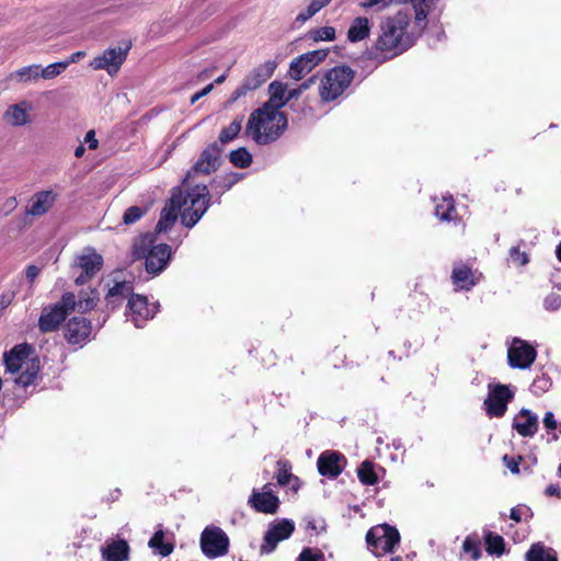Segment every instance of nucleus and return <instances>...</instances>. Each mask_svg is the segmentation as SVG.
<instances>
[{"mask_svg": "<svg viewBox=\"0 0 561 561\" xmlns=\"http://www.w3.org/2000/svg\"><path fill=\"white\" fill-rule=\"evenodd\" d=\"M214 89V83L207 84L204 89L192 95L191 104H195L201 98L206 96Z\"/></svg>", "mask_w": 561, "mask_h": 561, "instance_id": "nucleus-57", "label": "nucleus"}, {"mask_svg": "<svg viewBox=\"0 0 561 561\" xmlns=\"http://www.w3.org/2000/svg\"><path fill=\"white\" fill-rule=\"evenodd\" d=\"M129 545L124 539H106L101 547L103 561H127L129 559Z\"/></svg>", "mask_w": 561, "mask_h": 561, "instance_id": "nucleus-21", "label": "nucleus"}, {"mask_svg": "<svg viewBox=\"0 0 561 561\" xmlns=\"http://www.w3.org/2000/svg\"><path fill=\"white\" fill-rule=\"evenodd\" d=\"M335 38V28L332 26H322L313 32L314 41H333Z\"/></svg>", "mask_w": 561, "mask_h": 561, "instance_id": "nucleus-46", "label": "nucleus"}, {"mask_svg": "<svg viewBox=\"0 0 561 561\" xmlns=\"http://www.w3.org/2000/svg\"><path fill=\"white\" fill-rule=\"evenodd\" d=\"M543 307L548 311H557L561 308V296L554 293L549 294L543 300Z\"/></svg>", "mask_w": 561, "mask_h": 561, "instance_id": "nucleus-47", "label": "nucleus"}, {"mask_svg": "<svg viewBox=\"0 0 561 561\" xmlns=\"http://www.w3.org/2000/svg\"><path fill=\"white\" fill-rule=\"evenodd\" d=\"M435 215L443 221L450 222L456 219L457 214L454 205V198L450 195H443L440 198H434Z\"/></svg>", "mask_w": 561, "mask_h": 561, "instance_id": "nucleus-30", "label": "nucleus"}, {"mask_svg": "<svg viewBox=\"0 0 561 561\" xmlns=\"http://www.w3.org/2000/svg\"><path fill=\"white\" fill-rule=\"evenodd\" d=\"M18 206V201L15 197L8 198L3 204V209L5 214L11 213Z\"/></svg>", "mask_w": 561, "mask_h": 561, "instance_id": "nucleus-61", "label": "nucleus"}, {"mask_svg": "<svg viewBox=\"0 0 561 561\" xmlns=\"http://www.w3.org/2000/svg\"><path fill=\"white\" fill-rule=\"evenodd\" d=\"M287 128V117L280 111L262 106L255 110L247 124L248 135L257 145H267L277 140Z\"/></svg>", "mask_w": 561, "mask_h": 561, "instance_id": "nucleus-3", "label": "nucleus"}, {"mask_svg": "<svg viewBox=\"0 0 561 561\" xmlns=\"http://www.w3.org/2000/svg\"><path fill=\"white\" fill-rule=\"evenodd\" d=\"M354 77V70L347 66H336L325 71L319 83L321 101L337 100L350 88Z\"/></svg>", "mask_w": 561, "mask_h": 561, "instance_id": "nucleus-6", "label": "nucleus"}, {"mask_svg": "<svg viewBox=\"0 0 561 561\" xmlns=\"http://www.w3.org/2000/svg\"><path fill=\"white\" fill-rule=\"evenodd\" d=\"M229 539L219 527H206L201 536V548L208 558H217L227 553Z\"/></svg>", "mask_w": 561, "mask_h": 561, "instance_id": "nucleus-13", "label": "nucleus"}, {"mask_svg": "<svg viewBox=\"0 0 561 561\" xmlns=\"http://www.w3.org/2000/svg\"><path fill=\"white\" fill-rule=\"evenodd\" d=\"M486 551L491 554H502L504 551V539L491 531L484 534Z\"/></svg>", "mask_w": 561, "mask_h": 561, "instance_id": "nucleus-37", "label": "nucleus"}, {"mask_svg": "<svg viewBox=\"0 0 561 561\" xmlns=\"http://www.w3.org/2000/svg\"><path fill=\"white\" fill-rule=\"evenodd\" d=\"M276 478L279 485H287L291 479V473L289 472V469L280 468Z\"/></svg>", "mask_w": 561, "mask_h": 561, "instance_id": "nucleus-54", "label": "nucleus"}, {"mask_svg": "<svg viewBox=\"0 0 561 561\" xmlns=\"http://www.w3.org/2000/svg\"><path fill=\"white\" fill-rule=\"evenodd\" d=\"M241 127H242V119L241 118H237L233 122H231L229 126L225 127L221 130V133L219 135L220 142L221 144H227V142L233 140L238 136V134L240 133Z\"/></svg>", "mask_w": 561, "mask_h": 561, "instance_id": "nucleus-39", "label": "nucleus"}, {"mask_svg": "<svg viewBox=\"0 0 561 561\" xmlns=\"http://www.w3.org/2000/svg\"><path fill=\"white\" fill-rule=\"evenodd\" d=\"M243 178L240 173H229L224 176L217 178L214 183L221 187L224 191L230 190L237 182Z\"/></svg>", "mask_w": 561, "mask_h": 561, "instance_id": "nucleus-42", "label": "nucleus"}, {"mask_svg": "<svg viewBox=\"0 0 561 561\" xmlns=\"http://www.w3.org/2000/svg\"><path fill=\"white\" fill-rule=\"evenodd\" d=\"M67 68V62L58 61L48 65L45 68L41 67V78L50 80L59 76Z\"/></svg>", "mask_w": 561, "mask_h": 561, "instance_id": "nucleus-40", "label": "nucleus"}, {"mask_svg": "<svg viewBox=\"0 0 561 561\" xmlns=\"http://www.w3.org/2000/svg\"><path fill=\"white\" fill-rule=\"evenodd\" d=\"M220 151L216 144L208 146L199 156L198 160L187 171L183 184L190 185L191 180H195L198 175H208L215 172L219 167Z\"/></svg>", "mask_w": 561, "mask_h": 561, "instance_id": "nucleus-15", "label": "nucleus"}, {"mask_svg": "<svg viewBox=\"0 0 561 561\" xmlns=\"http://www.w3.org/2000/svg\"><path fill=\"white\" fill-rule=\"evenodd\" d=\"M294 530L295 524L291 519L283 518L271 523L260 547L261 553L268 554L273 552L280 541L293 535Z\"/></svg>", "mask_w": 561, "mask_h": 561, "instance_id": "nucleus-12", "label": "nucleus"}, {"mask_svg": "<svg viewBox=\"0 0 561 561\" xmlns=\"http://www.w3.org/2000/svg\"><path fill=\"white\" fill-rule=\"evenodd\" d=\"M527 561H558L557 552L541 542L534 543L526 553Z\"/></svg>", "mask_w": 561, "mask_h": 561, "instance_id": "nucleus-31", "label": "nucleus"}, {"mask_svg": "<svg viewBox=\"0 0 561 561\" xmlns=\"http://www.w3.org/2000/svg\"><path fill=\"white\" fill-rule=\"evenodd\" d=\"M542 423L548 433L557 431L558 428H560L561 433V424L557 421L554 414L551 411L546 412Z\"/></svg>", "mask_w": 561, "mask_h": 561, "instance_id": "nucleus-49", "label": "nucleus"}, {"mask_svg": "<svg viewBox=\"0 0 561 561\" xmlns=\"http://www.w3.org/2000/svg\"><path fill=\"white\" fill-rule=\"evenodd\" d=\"M331 0H310L308 8L311 13H318L322 8L327 7Z\"/></svg>", "mask_w": 561, "mask_h": 561, "instance_id": "nucleus-56", "label": "nucleus"}, {"mask_svg": "<svg viewBox=\"0 0 561 561\" xmlns=\"http://www.w3.org/2000/svg\"><path fill=\"white\" fill-rule=\"evenodd\" d=\"M536 357V348L525 340L513 337L507 344V363L512 368L527 369Z\"/></svg>", "mask_w": 561, "mask_h": 561, "instance_id": "nucleus-11", "label": "nucleus"}, {"mask_svg": "<svg viewBox=\"0 0 561 561\" xmlns=\"http://www.w3.org/2000/svg\"><path fill=\"white\" fill-rule=\"evenodd\" d=\"M73 310H76V295L67 291L59 301L43 308L38 319L39 330L44 333L56 331Z\"/></svg>", "mask_w": 561, "mask_h": 561, "instance_id": "nucleus-7", "label": "nucleus"}, {"mask_svg": "<svg viewBox=\"0 0 561 561\" xmlns=\"http://www.w3.org/2000/svg\"><path fill=\"white\" fill-rule=\"evenodd\" d=\"M551 386H552V382H551L550 378L542 375L540 377H537L533 381V383L530 386V390L536 396H539V394L547 392L551 388Z\"/></svg>", "mask_w": 561, "mask_h": 561, "instance_id": "nucleus-43", "label": "nucleus"}, {"mask_svg": "<svg viewBox=\"0 0 561 561\" xmlns=\"http://www.w3.org/2000/svg\"><path fill=\"white\" fill-rule=\"evenodd\" d=\"M301 93L302 92L299 87L296 89L287 90V103L293 99H298Z\"/></svg>", "mask_w": 561, "mask_h": 561, "instance_id": "nucleus-63", "label": "nucleus"}, {"mask_svg": "<svg viewBox=\"0 0 561 561\" xmlns=\"http://www.w3.org/2000/svg\"><path fill=\"white\" fill-rule=\"evenodd\" d=\"M249 91L253 90L248 88L247 81L243 79L242 83L233 91L230 101H237L238 99L244 96Z\"/></svg>", "mask_w": 561, "mask_h": 561, "instance_id": "nucleus-52", "label": "nucleus"}, {"mask_svg": "<svg viewBox=\"0 0 561 561\" xmlns=\"http://www.w3.org/2000/svg\"><path fill=\"white\" fill-rule=\"evenodd\" d=\"M394 0H360L358 5L364 10L380 12L389 8Z\"/></svg>", "mask_w": 561, "mask_h": 561, "instance_id": "nucleus-41", "label": "nucleus"}, {"mask_svg": "<svg viewBox=\"0 0 561 561\" xmlns=\"http://www.w3.org/2000/svg\"><path fill=\"white\" fill-rule=\"evenodd\" d=\"M146 208H141L139 206H130L128 207L123 216V221L125 225H131L138 221L145 214Z\"/></svg>", "mask_w": 561, "mask_h": 561, "instance_id": "nucleus-44", "label": "nucleus"}, {"mask_svg": "<svg viewBox=\"0 0 561 561\" xmlns=\"http://www.w3.org/2000/svg\"><path fill=\"white\" fill-rule=\"evenodd\" d=\"M12 77L16 78L19 81L28 82L32 80H36L41 78V66L39 65H30L16 70Z\"/></svg>", "mask_w": 561, "mask_h": 561, "instance_id": "nucleus-38", "label": "nucleus"}, {"mask_svg": "<svg viewBox=\"0 0 561 561\" xmlns=\"http://www.w3.org/2000/svg\"><path fill=\"white\" fill-rule=\"evenodd\" d=\"M345 466V458L334 450H325L320 454L317 467L321 476L334 479L341 474Z\"/></svg>", "mask_w": 561, "mask_h": 561, "instance_id": "nucleus-19", "label": "nucleus"}, {"mask_svg": "<svg viewBox=\"0 0 561 561\" xmlns=\"http://www.w3.org/2000/svg\"><path fill=\"white\" fill-rule=\"evenodd\" d=\"M513 428L523 437H533L539 427L537 414L528 409H522L514 417Z\"/></svg>", "mask_w": 561, "mask_h": 561, "instance_id": "nucleus-23", "label": "nucleus"}, {"mask_svg": "<svg viewBox=\"0 0 561 561\" xmlns=\"http://www.w3.org/2000/svg\"><path fill=\"white\" fill-rule=\"evenodd\" d=\"M248 504L256 512L275 514L279 507V500L273 493L271 484H265L261 491L253 490Z\"/></svg>", "mask_w": 561, "mask_h": 561, "instance_id": "nucleus-18", "label": "nucleus"}, {"mask_svg": "<svg viewBox=\"0 0 561 561\" xmlns=\"http://www.w3.org/2000/svg\"><path fill=\"white\" fill-rule=\"evenodd\" d=\"M57 196V193L51 190L35 193L30 199L26 214L34 217L45 215L54 206Z\"/></svg>", "mask_w": 561, "mask_h": 561, "instance_id": "nucleus-22", "label": "nucleus"}, {"mask_svg": "<svg viewBox=\"0 0 561 561\" xmlns=\"http://www.w3.org/2000/svg\"><path fill=\"white\" fill-rule=\"evenodd\" d=\"M414 9V22L423 28L427 25V15L433 8V0H410Z\"/></svg>", "mask_w": 561, "mask_h": 561, "instance_id": "nucleus-32", "label": "nucleus"}, {"mask_svg": "<svg viewBox=\"0 0 561 561\" xmlns=\"http://www.w3.org/2000/svg\"><path fill=\"white\" fill-rule=\"evenodd\" d=\"M149 547L152 549H157L159 554L162 557H168L173 551V545L169 542H164V533L162 529H158L151 539L149 540Z\"/></svg>", "mask_w": 561, "mask_h": 561, "instance_id": "nucleus-34", "label": "nucleus"}, {"mask_svg": "<svg viewBox=\"0 0 561 561\" xmlns=\"http://www.w3.org/2000/svg\"><path fill=\"white\" fill-rule=\"evenodd\" d=\"M451 278L460 290H470L477 283L472 270L465 264L454 266Z\"/></svg>", "mask_w": 561, "mask_h": 561, "instance_id": "nucleus-27", "label": "nucleus"}, {"mask_svg": "<svg viewBox=\"0 0 561 561\" xmlns=\"http://www.w3.org/2000/svg\"><path fill=\"white\" fill-rule=\"evenodd\" d=\"M133 290L134 287L130 282H116L112 287L108 288V291L105 296L107 306H111L112 309H115L125 298H130L134 295Z\"/></svg>", "mask_w": 561, "mask_h": 561, "instance_id": "nucleus-26", "label": "nucleus"}, {"mask_svg": "<svg viewBox=\"0 0 561 561\" xmlns=\"http://www.w3.org/2000/svg\"><path fill=\"white\" fill-rule=\"evenodd\" d=\"M135 259H145L146 271L158 275L167 266L172 255L171 247L165 243L154 244V236L147 233L139 237L133 245Z\"/></svg>", "mask_w": 561, "mask_h": 561, "instance_id": "nucleus-5", "label": "nucleus"}, {"mask_svg": "<svg viewBox=\"0 0 561 561\" xmlns=\"http://www.w3.org/2000/svg\"><path fill=\"white\" fill-rule=\"evenodd\" d=\"M297 561H324V554L318 549L305 548L299 553Z\"/></svg>", "mask_w": 561, "mask_h": 561, "instance_id": "nucleus-45", "label": "nucleus"}, {"mask_svg": "<svg viewBox=\"0 0 561 561\" xmlns=\"http://www.w3.org/2000/svg\"><path fill=\"white\" fill-rule=\"evenodd\" d=\"M270 99L263 106L279 111L287 104V85L280 81H273L268 85Z\"/></svg>", "mask_w": 561, "mask_h": 561, "instance_id": "nucleus-29", "label": "nucleus"}, {"mask_svg": "<svg viewBox=\"0 0 561 561\" xmlns=\"http://www.w3.org/2000/svg\"><path fill=\"white\" fill-rule=\"evenodd\" d=\"M91 322L83 317L71 318L67 325L65 336L70 344H84L91 335Z\"/></svg>", "mask_w": 561, "mask_h": 561, "instance_id": "nucleus-20", "label": "nucleus"}, {"mask_svg": "<svg viewBox=\"0 0 561 561\" xmlns=\"http://www.w3.org/2000/svg\"><path fill=\"white\" fill-rule=\"evenodd\" d=\"M357 477L365 485H374L378 482L377 474L374 469V463L366 460L357 469Z\"/></svg>", "mask_w": 561, "mask_h": 561, "instance_id": "nucleus-35", "label": "nucleus"}, {"mask_svg": "<svg viewBox=\"0 0 561 561\" xmlns=\"http://www.w3.org/2000/svg\"><path fill=\"white\" fill-rule=\"evenodd\" d=\"M276 67H277V64L274 60H267V61L261 64L260 66L255 67L244 78V80L247 81L248 88H251L252 90H256L257 88H260L264 82H266L273 76Z\"/></svg>", "mask_w": 561, "mask_h": 561, "instance_id": "nucleus-25", "label": "nucleus"}, {"mask_svg": "<svg viewBox=\"0 0 561 561\" xmlns=\"http://www.w3.org/2000/svg\"><path fill=\"white\" fill-rule=\"evenodd\" d=\"M31 351L27 344H19L3 354L7 373L15 375L14 382L23 388L32 385L39 371V360L30 356Z\"/></svg>", "mask_w": 561, "mask_h": 561, "instance_id": "nucleus-4", "label": "nucleus"}, {"mask_svg": "<svg viewBox=\"0 0 561 561\" xmlns=\"http://www.w3.org/2000/svg\"><path fill=\"white\" fill-rule=\"evenodd\" d=\"M371 23L366 16L355 18L347 31V39L351 43H357L366 39L370 35Z\"/></svg>", "mask_w": 561, "mask_h": 561, "instance_id": "nucleus-28", "label": "nucleus"}, {"mask_svg": "<svg viewBox=\"0 0 561 561\" xmlns=\"http://www.w3.org/2000/svg\"><path fill=\"white\" fill-rule=\"evenodd\" d=\"M33 106L27 101L10 105L3 114L4 121L14 127L24 126L31 123V111Z\"/></svg>", "mask_w": 561, "mask_h": 561, "instance_id": "nucleus-24", "label": "nucleus"}, {"mask_svg": "<svg viewBox=\"0 0 561 561\" xmlns=\"http://www.w3.org/2000/svg\"><path fill=\"white\" fill-rule=\"evenodd\" d=\"M126 317L136 328H142L158 312L159 305H149L147 297L133 295L128 299Z\"/></svg>", "mask_w": 561, "mask_h": 561, "instance_id": "nucleus-14", "label": "nucleus"}, {"mask_svg": "<svg viewBox=\"0 0 561 561\" xmlns=\"http://www.w3.org/2000/svg\"><path fill=\"white\" fill-rule=\"evenodd\" d=\"M514 392L504 385L489 386V393L484 400L485 412L489 417H501L507 410L508 402Z\"/></svg>", "mask_w": 561, "mask_h": 561, "instance_id": "nucleus-16", "label": "nucleus"}, {"mask_svg": "<svg viewBox=\"0 0 561 561\" xmlns=\"http://www.w3.org/2000/svg\"><path fill=\"white\" fill-rule=\"evenodd\" d=\"M366 541L375 553L392 552L394 547L399 545L400 534L397 528L387 524L378 525L368 530Z\"/></svg>", "mask_w": 561, "mask_h": 561, "instance_id": "nucleus-10", "label": "nucleus"}, {"mask_svg": "<svg viewBox=\"0 0 561 561\" xmlns=\"http://www.w3.org/2000/svg\"><path fill=\"white\" fill-rule=\"evenodd\" d=\"M130 48V42L125 43L124 46L110 47L102 54L92 58L89 62V66L93 70H105L110 76H114L118 72L122 65L126 60Z\"/></svg>", "mask_w": 561, "mask_h": 561, "instance_id": "nucleus-9", "label": "nucleus"}, {"mask_svg": "<svg viewBox=\"0 0 561 561\" xmlns=\"http://www.w3.org/2000/svg\"><path fill=\"white\" fill-rule=\"evenodd\" d=\"M25 275L30 282H33L39 275V268L35 265H28Z\"/></svg>", "mask_w": 561, "mask_h": 561, "instance_id": "nucleus-59", "label": "nucleus"}, {"mask_svg": "<svg viewBox=\"0 0 561 561\" xmlns=\"http://www.w3.org/2000/svg\"><path fill=\"white\" fill-rule=\"evenodd\" d=\"M14 298H15V293L13 290L3 291L0 295V311L8 308L12 304Z\"/></svg>", "mask_w": 561, "mask_h": 561, "instance_id": "nucleus-51", "label": "nucleus"}, {"mask_svg": "<svg viewBox=\"0 0 561 561\" xmlns=\"http://www.w3.org/2000/svg\"><path fill=\"white\" fill-rule=\"evenodd\" d=\"M98 299L99 295L96 290H81L79 294V299H76V309H78L80 312H88L95 307Z\"/></svg>", "mask_w": 561, "mask_h": 561, "instance_id": "nucleus-33", "label": "nucleus"}, {"mask_svg": "<svg viewBox=\"0 0 561 561\" xmlns=\"http://www.w3.org/2000/svg\"><path fill=\"white\" fill-rule=\"evenodd\" d=\"M103 257L93 248H85L81 254L75 257L71 272L75 275V284L84 285L92 279L102 268Z\"/></svg>", "mask_w": 561, "mask_h": 561, "instance_id": "nucleus-8", "label": "nucleus"}, {"mask_svg": "<svg viewBox=\"0 0 561 561\" xmlns=\"http://www.w3.org/2000/svg\"><path fill=\"white\" fill-rule=\"evenodd\" d=\"M328 56V50L318 49L305 53L295 58L290 65L288 75L294 80H300L309 73L316 66L323 61Z\"/></svg>", "mask_w": 561, "mask_h": 561, "instance_id": "nucleus-17", "label": "nucleus"}, {"mask_svg": "<svg viewBox=\"0 0 561 561\" xmlns=\"http://www.w3.org/2000/svg\"><path fill=\"white\" fill-rule=\"evenodd\" d=\"M230 162L237 168H248L252 163V154L245 148L232 150L229 156Z\"/></svg>", "mask_w": 561, "mask_h": 561, "instance_id": "nucleus-36", "label": "nucleus"}, {"mask_svg": "<svg viewBox=\"0 0 561 561\" xmlns=\"http://www.w3.org/2000/svg\"><path fill=\"white\" fill-rule=\"evenodd\" d=\"M529 514V508L516 506L511 510L510 517L515 522H520L524 516Z\"/></svg>", "mask_w": 561, "mask_h": 561, "instance_id": "nucleus-53", "label": "nucleus"}, {"mask_svg": "<svg viewBox=\"0 0 561 561\" xmlns=\"http://www.w3.org/2000/svg\"><path fill=\"white\" fill-rule=\"evenodd\" d=\"M425 28L411 24L408 11L400 10L380 22V33L369 50L371 58L382 62L407 51Z\"/></svg>", "mask_w": 561, "mask_h": 561, "instance_id": "nucleus-1", "label": "nucleus"}, {"mask_svg": "<svg viewBox=\"0 0 561 561\" xmlns=\"http://www.w3.org/2000/svg\"><path fill=\"white\" fill-rule=\"evenodd\" d=\"M316 13H311L310 9L307 7V9L305 11H301L297 16H296V21L297 22H306L308 21L309 19H311Z\"/></svg>", "mask_w": 561, "mask_h": 561, "instance_id": "nucleus-62", "label": "nucleus"}, {"mask_svg": "<svg viewBox=\"0 0 561 561\" xmlns=\"http://www.w3.org/2000/svg\"><path fill=\"white\" fill-rule=\"evenodd\" d=\"M84 56H85L84 51H76V53L71 54L66 60H62V61L67 62V67H69L71 64L78 62Z\"/></svg>", "mask_w": 561, "mask_h": 561, "instance_id": "nucleus-60", "label": "nucleus"}, {"mask_svg": "<svg viewBox=\"0 0 561 561\" xmlns=\"http://www.w3.org/2000/svg\"><path fill=\"white\" fill-rule=\"evenodd\" d=\"M84 142L88 144L89 149L95 150L99 146V141L95 137V131L90 129L84 137Z\"/></svg>", "mask_w": 561, "mask_h": 561, "instance_id": "nucleus-55", "label": "nucleus"}, {"mask_svg": "<svg viewBox=\"0 0 561 561\" xmlns=\"http://www.w3.org/2000/svg\"><path fill=\"white\" fill-rule=\"evenodd\" d=\"M463 551L470 553L473 559H478L480 557V549L477 540L467 537L462 543Z\"/></svg>", "mask_w": 561, "mask_h": 561, "instance_id": "nucleus-50", "label": "nucleus"}, {"mask_svg": "<svg viewBox=\"0 0 561 561\" xmlns=\"http://www.w3.org/2000/svg\"><path fill=\"white\" fill-rule=\"evenodd\" d=\"M503 461L505 462L506 467L511 470V472H513V473L519 472V462L517 460L505 455L503 457Z\"/></svg>", "mask_w": 561, "mask_h": 561, "instance_id": "nucleus-58", "label": "nucleus"}, {"mask_svg": "<svg viewBox=\"0 0 561 561\" xmlns=\"http://www.w3.org/2000/svg\"><path fill=\"white\" fill-rule=\"evenodd\" d=\"M210 206V195L207 185L196 184L187 190L185 196L180 188H174L172 195L161 210L156 226L157 232L168 231L181 213V222L186 228L194 227Z\"/></svg>", "mask_w": 561, "mask_h": 561, "instance_id": "nucleus-2", "label": "nucleus"}, {"mask_svg": "<svg viewBox=\"0 0 561 561\" xmlns=\"http://www.w3.org/2000/svg\"><path fill=\"white\" fill-rule=\"evenodd\" d=\"M546 493L548 495H558L559 494V488L557 485L551 484V485H549L547 488Z\"/></svg>", "mask_w": 561, "mask_h": 561, "instance_id": "nucleus-64", "label": "nucleus"}, {"mask_svg": "<svg viewBox=\"0 0 561 561\" xmlns=\"http://www.w3.org/2000/svg\"><path fill=\"white\" fill-rule=\"evenodd\" d=\"M510 257L515 264H517L519 266H524L529 262L527 253L522 252L519 250V247H513L510 250Z\"/></svg>", "mask_w": 561, "mask_h": 561, "instance_id": "nucleus-48", "label": "nucleus"}]
</instances>
